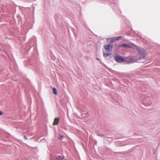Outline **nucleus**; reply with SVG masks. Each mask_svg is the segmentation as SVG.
<instances>
[{
	"label": "nucleus",
	"instance_id": "39448f33",
	"mask_svg": "<svg viewBox=\"0 0 160 160\" xmlns=\"http://www.w3.org/2000/svg\"><path fill=\"white\" fill-rule=\"evenodd\" d=\"M119 47H123L125 48H132V47L128 44L126 43L120 44L118 45Z\"/></svg>",
	"mask_w": 160,
	"mask_h": 160
},
{
	"label": "nucleus",
	"instance_id": "0eeeda50",
	"mask_svg": "<svg viewBox=\"0 0 160 160\" xmlns=\"http://www.w3.org/2000/svg\"><path fill=\"white\" fill-rule=\"evenodd\" d=\"M132 60L133 59L132 58H129L128 60H126L124 58V60L123 62L125 64H127L132 62Z\"/></svg>",
	"mask_w": 160,
	"mask_h": 160
},
{
	"label": "nucleus",
	"instance_id": "9d476101",
	"mask_svg": "<svg viewBox=\"0 0 160 160\" xmlns=\"http://www.w3.org/2000/svg\"><path fill=\"white\" fill-rule=\"evenodd\" d=\"M52 89L53 93L55 95H57L58 93L56 88H55L53 87L52 88Z\"/></svg>",
	"mask_w": 160,
	"mask_h": 160
},
{
	"label": "nucleus",
	"instance_id": "423d86ee",
	"mask_svg": "<svg viewBox=\"0 0 160 160\" xmlns=\"http://www.w3.org/2000/svg\"><path fill=\"white\" fill-rule=\"evenodd\" d=\"M59 118H55L54 120V122L52 124L53 126L57 125L59 124Z\"/></svg>",
	"mask_w": 160,
	"mask_h": 160
},
{
	"label": "nucleus",
	"instance_id": "f257e3e1",
	"mask_svg": "<svg viewBox=\"0 0 160 160\" xmlns=\"http://www.w3.org/2000/svg\"><path fill=\"white\" fill-rule=\"evenodd\" d=\"M148 53L145 50H142L141 51V62H144L148 57Z\"/></svg>",
	"mask_w": 160,
	"mask_h": 160
},
{
	"label": "nucleus",
	"instance_id": "f3484780",
	"mask_svg": "<svg viewBox=\"0 0 160 160\" xmlns=\"http://www.w3.org/2000/svg\"><path fill=\"white\" fill-rule=\"evenodd\" d=\"M105 67H106L107 68V69H108L109 70H111V69H110V68H109L107 66H106V65H105Z\"/></svg>",
	"mask_w": 160,
	"mask_h": 160
},
{
	"label": "nucleus",
	"instance_id": "4468645a",
	"mask_svg": "<svg viewBox=\"0 0 160 160\" xmlns=\"http://www.w3.org/2000/svg\"><path fill=\"white\" fill-rule=\"evenodd\" d=\"M24 139L26 140H28V138L26 136H24Z\"/></svg>",
	"mask_w": 160,
	"mask_h": 160
},
{
	"label": "nucleus",
	"instance_id": "6e6552de",
	"mask_svg": "<svg viewBox=\"0 0 160 160\" xmlns=\"http://www.w3.org/2000/svg\"><path fill=\"white\" fill-rule=\"evenodd\" d=\"M56 160H63L64 158V156H58L54 158Z\"/></svg>",
	"mask_w": 160,
	"mask_h": 160
},
{
	"label": "nucleus",
	"instance_id": "1a4fd4ad",
	"mask_svg": "<svg viewBox=\"0 0 160 160\" xmlns=\"http://www.w3.org/2000/svg\"><path fill=\"white\" fill-rule=\"evenodd\" d=\"M114 38V37L108 38L106 39V40L107 41H109L110 42H113L115 41Z\"/></svg>",
	"mask_w": 160,
	"mask_h": 160
},
{
	"label": "nucleus",
	"instance_id": "aec40b11",
	"mask_svg": "<svg viewBox=\"0 0 160 160\" xmlns=\"http://www.w3.org/2000/svg\"><path fill=\"white\" fill-rule=\"evenodd\" d=\"M138 52H139V53H140V50H139V49H138Z\"/></svg>",
	"mask_w": 160,
	"mask_h": 160
},
{
	"label": "nucleus",
	"instance_id": "a211bd4d",
	"mask_svg": "<svg viewBox=\"0 0 160 160\" xmlns=\"http://www.w3.org/2000/svg\"><path fill=\"white\" fill-rule=\"evenodd\" d=\"M96 59L97 60H98V61H100L101 60L99 58H96Z\"/></svg>",
	"mask_w": 160,
	"mask_h": 160
},
{
	"label": "nucleus",
	"instance_id": "6ab92c4d",
	"mask_svg": "<svg viewBox=\"0 0 160 160\" xmlns=\"http://www.w3.org/2000/svg\"><path fill=\"white\" fill-rule=\"evenodd\" d=\"M51 160H56V159L54 158V159H51Z\"/></svg>",
	"mask_w": 160,
	"mask_h": 160
},
{
	"label": "nucleus",
	"instance_id": "7ed1b4c3",
	"mask_svg": "<svg viewBox=\"0 0 160 160\" xmlns=\"http://www.w3.org/2000/svg\"><path fill=\"white\" fill-rule=\"evenodd\" d=\"M114 58L115 61L118 63L122 62L124 60V58L119 55L115 56Z\"/></svg>",
	"mask_w": 160,
	"mask_h": 160
},
{
	"label": "nucleus",
	"instance_id": "f8f14e48",
	"mask_svg": "<svg viewBox=\"0 0 160 160\" xmlns=\"http://www.w3.org/2000/svg\"><path fill=\"white\" fill-rule=\"evenodd\" d=\"M114 37L115 38H114L115 41V40H118L122 38V37L121 36L117 37Z\"/></svg>",
	"mask_w": 160,
	"mask_h": 160
},
{
	"label": "nucleus",
	"instance_id": "ddd939ff",
	"mask_svg": "<svg viewBox=\"0 0 160 160\" xmlns=\"http://www.w3.org/2000/svg\"><path fill=\"white\" fill-rule=\"evenodd\" d=\"M63 137V136L61 135H58V139L60 140L62 139V138Z\"/></svg>",
	"mask_w": 160,
	"mask_h": 160
},
{
	"label": "nucleus",
	"instance_id": "2eb2a0df",
	"mask_svg": "<svg viewBox=\"0 0 160 160\" xmlns=\"http://www.w3.org/2000/svg\"><path fill=\"white\" fill-rule=\"evenodd\" d=\"M3 114V112L2 111H0V116L2 115Z\"/></svg>",
	"mask_w": 160,
	"mask_h": 160
},
{
	"label": "nucleus",
	"instance_id": "9b49d317",
	"mask_svg": "<svg viewBox=\"0 0 160 160\" xmlns=\"http://www.w3.org/2000/svg\"><path fill=\"white\" fill-rule=\"evenodd\" d=\"M110 55V53H105L104 52H103V56L105 57H107Z\"/></svg>",
	"mask_w": 160,
	"mask_h": 160
},
{
	"label": "nucleus",
	"instance_id": "f03ea898",
	"mask_svg": "<svg viewBox=\"0 0 160 160\" xmlns=\"http://www.w3.org/2000/svg\"><path fill=\"white\" fill-rule=\"evenodd\" d=\"M110 5L112 8L113 11L115 12H117V11H118L120 13H121L120 10L118 8L117 0H113V2L110 4Z\"/></svg>",
	"mask_w": 160,
	"mask_h": 160
},
{
	"label": "nucleus",
	"instance_id": "20e7f679",
	"mask_svg": "<svg viewBox=\"0 0 160 160\" xmlns=\"http://www.w3.org/2000/svg\"><path fill=\"white\" fill-rule=\"evenodd\" d=\"M113 47L112 44H109L107 45H105L104 46V48L106 51H112V48Z\"/></svg>",
	"mask_w": 160,
	"mask_h": 160
},
{
	"label": "nucleus",
	"instance_id": "dca6fc26",
	"mask_svg": "<svg viewBox=\"0 0 160 160\" xmlns=\"http://www.w3.org/2000/svg\"><path fill=\"white\" fill-rule=\"evenodd\" d=\"M105 67H106L107 68V69H108L109 70H111V69H110V68H109L107 66H106V65H105Z\"/></svg>",
	"mask_w": 160,
	"mask_h": 160
}]
</instances>
